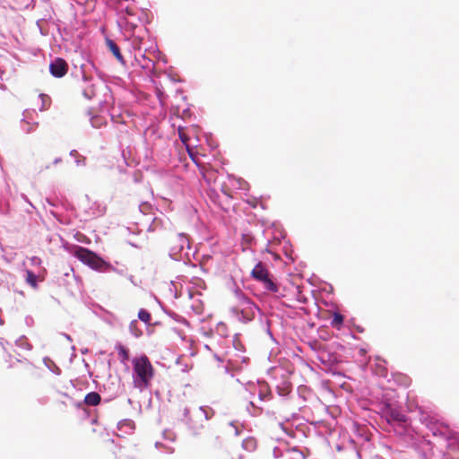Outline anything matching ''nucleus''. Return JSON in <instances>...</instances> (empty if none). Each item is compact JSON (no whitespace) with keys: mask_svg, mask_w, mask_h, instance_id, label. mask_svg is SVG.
Listing matches in <instances>:
<instances>
[{"mask_svg":"<svg viewBox=\"0 0 459 459\" xmlns=\"http://www.w3.org/2000/svg\"><path fill=\"white\" fill-rule=\"evenodd\" d=\"M132 364L134 386L140 391L149 388L155 376V369L149 358L141 355L134 358Z\"/></svg>","mask_w":459,"mask_h":459,"instance_id":"1","label":"nucleus"},{"mask_svg":"<svg viewBox=\"0 0 459 459\" xmlns=\"http://www.w3.org/2000/svg\"><path fill=\"white\" fill-rule=\"evenodd\" d=\"M73 254L81 262L89 265L91 268H92L94 270L106 271L111 267L108 263L105 262L102 258L98 256L94 252H92L85 247L76 246L74 247V251L73 252Z\"/></svg>","mask_w":459,"mask_h":459,"instance_id":"2","label":"nucleus"},{"mask_svg":"<svg viewBox=\"0 0 459 459\" xmlns=\"http://www.w3.org/2000/svg\"><path fill=\"white\" fill-rule=\"evenodd\" d=\"M61 161H62V160L60 158H56L54 160V164L60 163Z\"/></svg>","mask_w":459,"mask_h":459,"instance_id":"18","label":"nucleus"},{"mask_svg":"<svg viewBox=\"0 0 459 459\" xmlns=\"http://www.w3.org/2000/svg\"><path fill=\"white\" fill-rule=\"evenodd\" d=\"M221 329H226L225 324L221 323L217 325V331H220Z\"/></svg>","mask_w":459,"mask_h":459,"instance_id":"17","label":"nucleus"},{"mask_svg":"<svg viewBox=\"0 0 459 459\" xmlns=\"http://www.w3.org/2000/svg\"><path fill=\"white\" fill-rule=\"evenodd\" d=\"M101 401L100 395L97 392H91L85 395L84 403L88 406H96Z\"/></svg>","mask_w":459,"mask_h":459,"instance_id":"8","label":"nucleus"},{"mask_svg":"<svg viewBox=\"0 0 459 459\" xmlns=\"http://www.w3.org/2000/svg\"><path fill=\"white\" fill-rule=\"evenodd\" d=\"M383 416L389 424H401L405 421V415L399 409L390 405L383 409Z\"/></svg>","mask_w":459,"mask_h":459,"instance_id":"4","label":"nucleus"},{"mask_svg":"<svg viewBox=\"0 0 459 459\" xmlns=\"http://www.w3.org/2000/svg\"><path fill=\"white\" fill-rule=\"evenodd\" d=\"M138 318L141 321L149 324L152 319V316L146 309L141 308L138 312Z\"/></svg>","mask_w":459,"mask_h":459,"instance_id":"14","label":"nucleus"},{"mask_svg":"<svg viewBox=\"0 0 459 459\" xmlns=\"http://www.w3.org/2000/svg\"><path fill=\"white\" fill-rule=\"evenodd\" d=\"M195 163H196V164H197V166H198V165H200L199 163H197V160H195Z\"/></svg>","mask_w":459,"mask_h":459,"instance_id":"21","label":"nucleus"},{"mask_svg":"<svg viewBox=\"0 0 459 459\" xmlns=\"http://www.w3.org/2000/svg\"><path fill=\"white\" fill-rule=\"evenodd\" d=\"M117 350L118 351V356L122 362H125L129 359V351L125 346L118 345Z\"/></svg>","mask_w":459,"mask_h":459,"instance_id":"12","label":"nucleus"},{"mask_svg":"<svg viewBox=\"0 0 459 459\" xmlns=\"http://www.w3.org/2000/svg\"><path fill=\"white\" fill-rule=\"evenodd\" d=\"M251 275L256 281L262 282L266 290L272 292L278 291V286L271 277V274L264 264L259 262L252 270Z\"/></svg>","mask_w":459,"mask_h":459,"instance_id":"3","label":"nucleus"},{"mask_svg":"<svg viewBox=\"0 0 459 459\" xmlns=\"http://www.w3.org/2000/svg\"><path fill=\"white\" fill-rule=\"evenodd\" d=\"M39 98L41 100V106L39 108V110H44V109L48 108L51 104L50 97L47 94H39Z\"/></svg>","mask_w":459,"mask_h":459,"instance_id":"11","label":"nucleus"},{"mask_svg":"<svg viewBox=\"0 0 459 459\" xmlns=\"http://www.w3.org/2000/svg\"><path fill=\"white\" fill-rule=\"evenodd\" d=\"M106 44H107V47L108 48L109 51L117 58V60L119 63L124 64L125 63L124 57H123V56H122V54L120 52V49H119L118 46L115 43V41H113L112 39H106Z\"/></svg>","mask_w":459,"mask_h":459,"instance_id":"7","label":"nucleus"},{"mask_svg":"<svg viewBox=\"0 0 459 459\" xmlns=\"http://www.w3.org/2000/svg\"><path fill=\"white\" fill-rule=\"evenodd\" d=\"M242 446L245 450L253 452L257 447V441L255 437H248L243 440Z\"/></svg>","mask_w":459,"mask_h":459,"instance_id":"9","label":"nucleus"},{"mask_svg":"<svg viewBox=\"0 0 459 459\" xmlns=\"http://www.w3.org/2000/svg\"><path fill=\"white\" fill-rule=\"evenodd\" d=\"M49 71L53 76L61 78L66 74L68 65L65 60L57 57L49 65Z\"/></svg>","mask_w":459,"mask_h":459,"instance_id":"5","label":"nucleus"},{"mask_svg":"<svg viewBox=\"0 0 459 459\" xmlns=\"http://www.w3.org/2000/svg\"><path fill=\"white\" fill-rule=\"evenodd\" d=\"M344 317L340 313H334L331 320V325L336 329H340L343 324Z\"/></svg>","mask_w":459,"mask_h":459,"instance_id":"10","label":"nucleus"},{"mask_svg":"<svg viewBox=\"0 0 459 459\" xmlns=\"http://www.w3.org/2000/svg\"><path fill=\"white\" fill-rule=\"evenodd\" d=\"M184 414L186 416L188 414V410L186 408L184 409Z\"/></svg>","mask_w":459,"mask_h":459,"instance_id":"19","label":"nucleus"},{"mask_svg":"<svg viewBox=\"0 0 459 459\" xmlns=\"http://www.w3.org/2000/svg\"><path fill=\"white\" fill-rule=\"evenodd\" d=\"M204 413H205V419H209V416L205 411H204Z\"/></svg>","mask_w":459,"mask_h":459,"instance_id":"20","label":"nucleus"},{"mask_svg":"<svg viewBox=\"0 0 459 459\" xmlns=\"http://www.w3.org/2000/svg\"><path fill=\"white\" fill-rule=\"evenodd\" d=\"M178 136L181 142L187 147V143L189 141L188 135L186 134L185 130L182 127H178Z\"/></svg>","mask_w":459,"mask_h":459,"instance_id":"15","label":"nucleus"},{"mask_svg":"<svg viewBox=\"0 0 459 459\" xmlns=\"http://www.w3.org/2000/svg\"><path fill=\"white\" fill-rule=\"evenodd\" d=\"M200 174L209 187L215 185L218 179V171L206 165H198Z\"/></svg>","mask_w":459,"mask_h":459,"instance_id":"6","label":"nucleus"},{"mask_svg":"<svg viewBox=\"0 0 459 459\" xmlns=\"http://www.w3.org/2000/svg\"><path fill=\"white\" fill-rule=\"evenodd\" d=\"M26 281L28 284H30L32 288H37V276L35 273L31 271L26 272Z\"/></svg>","mask_w":459,"mask_h":459,"instance_id":"13","label":"nucleus"},{"mask_svg":"<svg viewBox=\"0 0 459 459\" xmlns=\"http://www.w3.org/2000/svg\"><path fill=\"white\" fill-rule=\"evenodd\" d=\"M136 324V321H132L130 324V329L132 333L138 337L141 335L142 333L135 328Z\"/></svg>","mask_w":459,"mask_h":459,"instance_id":"16","label":"nucleus"}]
</instances>
